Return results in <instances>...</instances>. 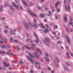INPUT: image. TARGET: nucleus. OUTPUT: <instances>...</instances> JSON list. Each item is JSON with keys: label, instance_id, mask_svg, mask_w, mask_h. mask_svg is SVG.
<instances>
[{"label": "nucleus", "instance_id": "1", "mask_svg": "<svg viewBox=\"0 0 73 73\" xmlns=\"http://www.w3.org/2000/svg\"><path fill=\"white\" fill-rule=\"evenodd\" d=\"M28 11H29V12L30 13V14L32 16H35V17H37V15L35 13H32L31 12V11L29 9L28 10Z\"/></svg>", "mask_w": 73, "mask_h": 73}, {"label": "nucleus", "instance_id": "2", "mask_svg": "<svg viewBox=\"0 0 73 73\" xmlns=\"http://www.w3.org/2000/svg\"><path fill=\"white\" fill-rule=\"evenodd\" d=\"M64 20L66 23V21L68 20V19H67V15L66 14H64Z\"/></svg>", "mask_w": 73, "mask_h": 73}, {"label": "nucleus", "instance_id": "3", "mask_svg": "<svg viewBox=\"0 0 73 73\" xmlns=\"http://www.w3.org/2000/svg\"><path fill=\"white\" fill-rule=\"evenodd\" d=\"M34 33L35 35V36L36 37V38H37L38 40L35 41V42H36V43H38V41H39V39H38V37H37V35L34 32Z\"/></svg>", "mask_w": 73, "mask_h": 73}, {"label": "nucleus", "instance_id": "4", "mask_svg": "<svg viewBox=\"0 0 73 73\" xmlns=\"http://www.w3.org/2000/svg\"><path fill=\"white\" fill-rule=\"evenodd\" d=\"M66 37L67 40V42H68V44H70V38H69V37H68V35H66Z\"/></svg>", "mask_w": 73, "mask_h": 73}, {"label": "nucleus", "instance_id": "5", "mask_svg": "<svg viewBox=\"0 0 73 73\" xmlns=\"http://www.w3.org/2000/svg\"><path fill=\"white\" fill-rule=\"evenodd\" d=\"M6 5L7 6H8V7H10V8H11L12 11H15V10H14V9H13V7H12V6L9 5L8 4V3H7Z\"/></svg>", "mask_w": 73, "mask_h": 73}, {"label": "nucleus", "instance_id": "6", "mask_svg": "<svg viewBox=\"0 0 73 73\" xmlns=\"http://www.w3.org/2000/svg\"><path fill=\"white\" fill-rule=\"evenodd\" d=\"M45 39L48 42V43H50V40L49 39V38H47V37H46L45 38Z\"/></svg>", "mask_w": 73, "mask_h": 73}, {"label": "nucleus", "instance_id": "7", "mask_svg": "<svg viewBox=\"0 0 73 73\" xmlns=\"http://www.w3.org/2000/svg\"><path fill=\"white\" fill-rule=\"evenodd\" d=\"M3 64L6 67H7V66H9V64H7V63L4 62H3Z\"/></svg>", "mask_w": 73, "mask_h": 73}, {"label": "nucleus", "instance_id": "8", "mask_svg": "<svg viewBox=\"0 0 73 73\" xmlns=\"http://www.w3.org/2000/svg\"><path fill=\"white\" fill-rule=\"evenodd\" d=\"M28 58L29 59V60L31 61V62H32V63H33V61L32 60V58L31 57L28 56Z\"/></svg>", "mask_w": 73, "mask_h": 73}, {"label": "nucleus", "instance_id": "9", "mask_svg": "<svg viewBox=\"0 0 73 73\" xmlns=\"http://www.w3.org/2000/svg\"><path fill=\"white\" fill-rule=\"evenodd\" d=\"M33 25H34V27L35 28H38V27H37V24L34 23Z\"/></svg>", "mask_w": 73, "mask_h": 73}, {"label": "nucleus", "instance_id": "10", "mask_svg": "<svg viewBox=\"0 0 73 73\" xmlns=\"http://www.w3.org/2000/svg\"><path fill=\"white\" fill-rule=\"evenodd\" d=\"M40 16L41 17H44V14H42V13H40Z\"/></svg>", "mask_w": 73, "mask_h": 73}, {"label": "nucleus", "instance_id": "11", "mask_svg": "<svg viewBox=\"0 0 73 73\" xmlns=\"http://www.w3.org/2000/svg\"><path fill=\"white\" fill-rule=\"evenodd\" d=\"M29 55H30V56H31V57H33V58H35V56L31 54V53H29Z\"/></svg>", "mask_w": 73, "mask_h": 73}, {"label": "nucleus", "instance_id": "12", "mask_svg": "<svg viewBox=\"0 0 73 73\" xmlns=\"http://www.w3.org/2000/svg\"><path fill=\"white\" fill-rule=\"evenodd\" d=\"M12 4H13V5H14V6H15V7H16V8H17L18 9H19V8H18V7H17V6H16V4L13 3H12Z\"/></svg>", "mask_w": 73, "mask_h": 73}, {"label": "nucleus", "instance_id": "13", "mask_svg": "<svg viewBox=\"0 0 73 73\" xmlns=\"http://www.w3.org/2000/svg\"><path fill=\"white\" fill-rule=\"evenodd\" d=\"M40 25L41 26V27H42V28H43V29H45V27H44V26L42 24H40Z\"/></svg>", "mask_w": 73, "mask_h": 73}, {"label": "nucleus", "instance_id": "14", "mask_svg": "<svg viewBox=\"0 0 73 73\" xmlns=\"http://www.w3.org/2000/svg\"><path fill=\"white\" fill-rule=\"evenodd\" d=\"M25 25L26 27V28H27V29H28V24H27L25 23L24 24Z\"/></svg>", "mask_w": 73, "mask_h": 73}, {"label": "nucleus", "instance_id": "15", "mask_svg": "<svg viewBox=\"0 0 73 73\" xmlns=\"http://www.w3.org/2000/svg\"><path fill=\"white\" fill-rule=\"evenodd\" d=\"M1 48H4V49H5L6 48V47L5 46V45H3L2 46H1Z\"/></svg>", "mask_w": 73, "mask_h": 73}, {"label": "nucleus", "instance_id": "16", "mask_svg": "<svg viewBox=\"0 0 73 73\" xmlns=\"http://www.w3.org/2000/svg\"><path fill=\"white\" fill-rule=\"evenodd\" d=\"M3 40H5V41H7V38H6L5 37H3Z\"/></svg>", "mask_w": 73, "mask_h": 73}, {"label": "nucleus", "instance_id": "17", "mask_svg": "<svg viewBox=\"0 0 73 73\" xmlns=\"http://www.w3.org/2000/svg\"><path fill=\"white\" fill-rule=\"evenodd\" d=\"M59 2H57L56 4L55 7L56 9H57V5H58V4H59Z\"/></svg>", "mask_w": 73, "mask_h": 73}, {"label": "nucleus", "instance_id": "18", "mask_svg": "<svg viewBox=\"0 0 73 73\" xmlns=\"http://www.w3.org/2000/svg\"><path fill=\"white\" fill-rule=\"evenodd\" d=\"M23 3H24V4H25V5H26V6H27V7H28V5H27V3H25V2L24 1H23V0H22Z\"/></svg>", "mask_w": 73, "mask_h": 73}, {"label": "nucleus", "instance_id": "19", "mask_svg": "<svg viewBox=\"0 0 73 73\" xmlns=\"http://www.w3.org/2000/svg\"><path fill=\"white\" fill-rule=\"evenodd\" d=\"M11 33L13 34V35H15V31H12Z\"/></svg>", "mask_w": 73, "mask_h": 73}, {"label": "nucleus", "instance_id": "20", "mask_svg": "<svg viewBox=\"0 0 73 73\" xmlns=\"http://www.w3.org/2000/svg\"><path fill=\"white\" fill-rule=\"evenodd\" d=\"M45 59L48 62H49L50 61V60L49 59V58H46Z\"/></svg>", "mask_w": 73, "mask_h": 73}, {"label": "nucleus", "instance_id": "21", "mask_svg": "<svg viewBox=\"0 0 73 73\" xmlns=\"http://www.w3.org/2000/svg\"><path fill=\"white\" fill-rule=\"evenodd\" d=\"M65 29L67 32H69V29L68 28H65Z\"/></svg>", "mask_w": 73, "mask_h": 73}, {"label": "nucleus", "instance_id": "22", "mask_svg": "<svg viewBox=\"0 0 73 73\" xmlns=\"http://www.w3.org/2000/svg\"><path fill=\"white\" fill-rule=\"evenodd\" d=\"M43 41H44V44H45L46 45H47V46H49V45H48V44H46V42H45V41L44 40Z\"/></svg>", "mask_w": 73, "mask_h": 73}, {"label": "nucleus", "instance_id": "23", "mask_svg": "<svg viewBox=\"0 0 73 73\" xmlns=\"http://www.w3.org/2000/svg\"><path fill=\"white\" fill-rule=\"evenodd\" d=\"M68 8L69 11H70V6H68Z\"/></svg>", "mask_w": 73, "mask_h": 73}, {"label": "nucleus", "instance_id": "24", "mask_svg": "<svg viewBox=\"0 0 73 73\" xmlns=\"http://www.w3.org/2000/svg\"><path fill=\"white\" fill-rule=\"evenodd\" d=\"M65 9L66 11H67V6H66V5L65 6Z\"/></svg>", "mask_w": 73, "mask_h": 73}, {"label": "nucleus", "instance_id": "25", "mask_svg": "<svg viewBox=\"0 0 73 73\" xmlns=\"http://www.w3.org/2000/svg\"><path fill=\"white\" fill-rule=\"evenodd\" d=\"M29 25H30L31 26V27H33V25H32V24H31V23H29Z\"/></svg>", "mask_w": 73, "mask_h": 73}, {"label": "nucleus", "instance_id": "26", "mask_svg": "<svg viewBox=\"0 0 73 73\" xmlns=\"http://www.w3.org/2000/svg\"><path fill=\"white\" fill-rule=\"evenodd\" d=\"M14 42H17V43H19V41H17V40H14Z\"/></svg>", "mask_w": 73, "mask_h": 73}, {"label": "nucleus", "instance_id": "27", "mask_svg": "<svg viewBox=\"0 0 73 73\" xmlns=\"http://www.w3.org/2000/svg\"><path fill=\"white\" fill-rule=\"evenodd\" d=\"M21 63L23 64H24V63H23L22 60H21V62H19L20 64H21Z\"/></svg>", "mask_w": 73, "mask_h": 73}, {"label": "nucleus", "instance_id": "28", "mask_svg": "<svg viewBox=\"0 0 73 73\" xmlns=\"http://www.w3.org/2000/svg\"><path fill=\"white\" fill-rule=\"evenodd\" d=\"M52 33H53V35H55V37H56V33H54V32H52Z\"/></svg>", "mask_w": 73, "mask_h": 73}, {"label": "nucleus", "instance_id": "29", "mask_svg": "<svg viewBox=\"0 0 73 73\" xmlns=\"http://www.w3.org/2000/svg\"><path fill=\"white\" fill-rule=\"evenodd\" d=\"M4 32L5 33H8V31L7 30H5Z\"/></svg>", "mask_w": 73, "mask_h": 73}, {"label": "nucleus", "instance_id": "30", "mask_svg": "<svg viewBox=\"0 0 73 73\" xmlns=\"http://www.w3.org/2000/svg\"><path fill=\"white\" fill-rule=\"evenodd\" d=\"M35 64L36 65H38V64H39V63L38 62H35Z\"/></svg>", "mask_w": 73, "mask_h": 73}, {"label": "nucleus", "instance_id": "31", "mask_svg": "<svg viewBox=\"0 0 73 73\" xmlns=\"http://www.w3.org/2000/svg\"><path fill=\"white\" fill-rule=\"evenodd\" d=\"M37 50H39V52H40V53H41V51H40V50L38 48H37Z\"/></svg>", "mask_w": 73, "mask_h": 73}, {"label": "nucleus", "instance_id": "32", "mask_svg": "<svg viewBox=\"0 0 73 73\" xmlns=\"http://www.w3.org/2000/svg\"><path fill=\"white\" fill-rule=\"evenodd\" d=\"M26 46V47L28 49H31V48H29V47H28V46Z\"/></svg>", "mask_w": 73, "mask_h": 73}, {"label": "nucleus", "instance_id": "33", "mask_svg": "<svg viewBox=\"0 0 73 73\" xmlns=\"http://www.w3.org/2000/svg\"><path fill=\"white\" fill-rule=\"evenodd\" d=\"M57 12H60V9H57Z\"/></svg>", "mask_w": 73, "mask_h": 73}, {"label": "nucleus", "instance_id": "34", "mask_svg": "<svg viewBox=\"0 0 73 73\" xmlns=\"http://www.w3.org/2000/svg\"><path fill=\"white\" fill-rule=\"evenodd\" d=\"M37 8H38V9H39V10H41V8L40 7L38 6Z\"/></svg>", "mask_w": 73, "mask_h": 73}, {"label": "nucleus", "instance_id": "35", "mask_svg": "<svg viewBox=\"0 0 73 73\" xmlns=\"http://www.w3.org/2000/svg\"><path fill=\"white\" fill-rule=\"evenodd\" d=\"M2 53H3L4 54H5L6 53V52H5L4 51H2Z\"/></svg>", "mask_w": 73, "mask_h": 73}, {"label": "nucleus", "instance_id": "36", "mask_svg": "<svg viewBox=\"0 0 73 73\" xmlns=\"http://www.w3.org/2000/svg\"><path fill=\"white\" fill-rule=\"evenodd\" d=\"M56 60H57V61L58 62H60V61H59V60L58 59V58H57V57L56 58Z\"/></svg>", "mask_w": 73, "mask_h": 73}, {"label": "nucleus", "instance_id": "37", "mask_svg": "<svg viewBox=\"0 0 73 73\" xmlns=\"http://www.w3.org/2000/svg\"><path fill=\"white\" fill-rule=\"evenodd\" d=\"M70 20H71V21H72V20H73V19H72V18L71 17H70Z\"/></svg>", "mask_w": 73, "mask_h": 73}, {"label": "nucleus", "instance_id": "38", "mask_svg": "<svg viewBox=\"0 0 73 73\" xmlns=\"http://www.w3.org/2000/svg\"><path fill=\"white\" fill-rule=\"evenodd\" d=\"M34 20L35 22V23H37V21H36V20L35 19H34Z\"/></svg>", "mask_w": 73, "mask_h": 73}, {"label": "nucleus", "instance_id": "39", "mask_svg": "<svg viewBox=\"0 0 73 73\" xmlns=\"http://www.w3.org/2000/svg\"><path fill=\"white\" fill-rule=\"evenodd\" d=\"M58 43L59 44H61V42L59 41H58Z\"/></svg>", "mask_w": 73, "mask_h": 73}, {"label": "nucleus", "instance_id": "40", "mask_svg": "<svg viewBox=\"0 0 73 73\" xmlns=\"http://www.w3.org/2000/svg\"><path fill=\"white\" fill-rule=\"evenodd\" d=\"M38 53H37V52H35V56L36 55V54H37Z\"/></svg>", "mask_w": 73, "mask_h": 73}, {"label": "nucleus", "instance_id": "41", "mask_svg": "<svg viewBox=\"0 0 73 73\" xmlns=\"http://www.w3.org/2000/svg\"><path fill=\"white\" fill-rule=\"evenodd\" d=\"M30 72H31V73H33V70H31Z\"/></svg>", "mask_w": 73, "mask_h": 73}, {"label": "nucleus", "instance_id": "42", "mask_svg": "<svg viewBox=\"0 0 73 73\" xmlns=\"http://www.w3.org/2000/svg\"><path fill=\"white\" fill-rule=\"evenodd\" d=\"M30 5H33V3H32V2H30Z\"/></svg>", "mask_w": 73, "mask_h": 73}, {"label": "nucleus", "instance_id": "43", "mask_svg": "<svg viewBox=\"0 0 73 73\" xmlns=\"http://www.w3.org/2000/svg\"><path fill=\"white\" fill-rule=\"evenodd\" d=\"M3 11V9H2L0 8V12H2Z\"/></svg>", "mask_w": 73, "mask_h": 73}, {"label": "nucleus", "instance_id": "44", "mask_svg": "<svg viewBox=\"0 0 73 73\" xmlns=\"http://www.w3.org/2000/svg\"><path fill=\"white\" fill-rule=\"evenodd\" d=\"M6 53H7V54H11V53L8 52H6Z\"/></svg>", "mask_w": 73, "mask_h": 73}, {"label": "nucleus", "instance_id": "45", "mask_svg": "<svg viewBox=\"0 0 73 73\" xmlns=\"http://www.w3.org/2000/svg\"><path fill=\"white\" fill-rule=\"evenodd\" d=\"M70 30L71 31V32H73V31L72 30V29L71 28H70Z\"/></svg>", "mask_w": 73, "mask_h": 73}, {"label": "nucleus", "instance_id": "46", "mask_svg": "<svg viewBox=\"0 0 73 73\" xmlns=\"http://www.w3.org/2000/svg\"><path fill=\"white\" fill-rule=\"evenodd\" d=\"M46 25L47 27V28H49V26H48V25L46 24Z\"/></svg>", "mask_w": 73, "mask_h": 73}, {"label": "nucleus", "instance_id": "47", "mask_svg": "<svg viewBox=\"0 0 73 73\" xmlns=\"http://www.w3.org/2000/svg\"><path fill=\"white\" fill-rule=\"evenodd\" d=\"M57 28H58V26H57L56 25H55V28L56 29H57Z\"/></svg>", "mask_w": 73, "mask_h": 73}, {"label": "nucleus", "instance_id": "48", "mask_svg": "<svg viewBox=\"0 0 73 73\" xmlns=\"http://www.w3.org/2000/svg\"><path fill=\"white\" fill-rule=\"evenodd\" d=\"M48 69H49V70H50V69H51L50 68V67H48Z\"/></svg>", "mask_w": 73, "mask_h": 73}, {"label": "nucleus", "instance_id": "49", "mask_svg": "<svg viewBox=\"0 0 73 73\" xmlns=\"http://www.w3.org/2000/svg\"><path fill=\"white\" fill-rule=\"evenodd\" d=\"M44 31L45 33H47V31L46 30H44Z\"/></svg>", "mask_w": 73, "mask_h": 73}, {"label": "nucleus", "instance_id": "50", "mask_svg": "<svg viewBox=\"0 0 73 73\" xmlns=\"http://www.w3.org/2000/svg\"><path fill=\"white\" fill-rule=\"evenodd\" d=\"M29 39H28L27 40V41H28V42H29V41L30 40H29Z\"/></svg>", "mask_w": 73, "mask_h": 73}, {"label": "nucleus", "instance_id": "51", "mask_svg": "<svg viewBox=\"0 0 73 73\" xmlns=\"http://www.w3.org/2000/svg\"><path fill=\"white\" fill-rule=\"evenodd\" d=\"M67 65H68V66H69V64L68 63V62H67Z\"/></svg>", "mask_w": 73, "mask_h": 73}, {"label": "nucleus", "instance_id": "52", "mask_svg": "<svg viewBox=\"0 0 73 73\" xmlns=\"http://www.w3.org/2000/svg\"><path fill=\"white\" fill-rule=\"evenodd\" d=\"M44 21H45V22H47V20H46V19H44Z\"/></svg>", "mask_w": 73, "mask_h": 73}, {"label": "nucleus", "instance_id": "53", "mask_svg": "<svg viewBox=\"0 0 73 73\" xmlns=\"http://www.w3.org/2000/svg\"><path fill=\"white\" fill-rule=\"evenodd\" d=\"M70 54H71V56H72L73 57V54H72V53H70Z\"/></svg>", "mask_w": 73, "mask_h": 73}, {"label": "nucleus", "instance_id": "54", "mask_svg": "<svg viewBox=\"0 0 73 73\" xmlns=\"http://www.w3.org/2000/svg\"><path fill=\"white\" fill-rule=\"evenodd\" d=\"M44 1V0H42L41 1V3H43Z\"/></svg>", "mask_w": 73, "mask_h": 73}, {"label": "nucleus", "instance_id": "55", "mask_svg": "<svg viewBox=\"0 0 73 73\" xmlns=\"http://www.w3.org/2000/svg\"><path fill=\"white\" fill-rule=\"evenodd\" d=\"M70 25H72V24H73V22H71L70 23Z\"/></svg>", "mask_w": 73, "mask_h": 73}, {"label": "nucleus", "instance_id": "56", "mask_svg": "<svg viewBox=\"0 0 73 73\" xmlns=\"http://www.w3.org/2000/svg\"><path fill=\"white\" fill-rule=\"evenodd\" d=\"M10 40H11V41H13V39L12 38H10Z\"/></svg>", "mask_w": 73, "mask_h": 73}, {"label": "nucleus", "instance_id": "57", "mask_svg": "<svg viewBox=\"0 0 73 73\" xmlns=\"http://www.w3.org/2000/svg\"><path fill=\"white\" fill-rule=\"evenodd\" d=\"M45 10L46 11H48V8H46L45 9Z\"/></svg>", "mask_w": 73, "mask_h": 73}, {"label": "nucleus", "instance_id": "58", "mask_svg": "<svg viewBox=\"0 0 73 73\" xmlns=\"http://www.w3.org/2000/svg\"><path fill=\"white\" fill-rule=\"evenodd\" d=\"M20 8L21 9H23V7H20Z\"/></svg>", "mask_w": 73, "mask_h": 73}, {"label": "nucleus", "instance_id": "59", "mask_svg": "<svg viewBox=\"0 0 73 73\" xmlns=\"http://www.w3.org/2000/svg\"><path fill=\"white\" fill-rule=\"evenodd\" d=\"M55 17L56 19H58V18H57V16H55Z\"/></svg>", "mask_w": 73, "mask_h": 73}, {"label": "nucleus", "instance_id": "60", "mask_svg": "<svg viewBox=\"0 0 73 73\" xmlns=\"http://www.w3.org/2000/svg\"><path fill=\"white\" fill-rule=\"evenodd\" d=\"M31 43H32V42H33V41L32 40V39L31 40Z\"/></svg>", "mask_w": 73, "mask_h": 73}, {"label": "nucleus", "instance_id": "61", "mask_svg": "<svg viewBox=\"0 0 73 73\" xmlns=\"http://www.w3.org/2000/svg\"><path fill=\"white\" fill-rule=\"evenodd\" d=\"M0 42L1 43V44H3V42L1 41H0Z\"/></svg>", "mask_w": 73, "mask_h": 73}, {"label": "nucleus", "instance_id": "62", "mask_svg": "<svg viewBox=\"0 0 73 73\" xmlns=\"http://www.w3.org/2000/svg\"><path fill=\"white\" fill-rule=\"evenodd\" d=\"M46 31H47V32H49V30H48V29H46Z\"/></svg>", "mask_w": 73, "mask_h": 73}, {"label": "nucleus", "instance_id": "63", "mask_svg": "<svg viewBox=\"0 0 73 73\" xmlns=\"http://www.w3.org/2000/svg\"><path fill=\"white\" fill-rule=\"evenodd\" d=\"M17 49H18V50H20V48H19V47H17Z\"/></svg>", "mask_w": 73, "mask_h": 73}, {"label": "nucleus", "instance_id": "64", "mask_svg": "<svg viewBox=\"0 0 73 73\" xmlns=\"http://www.w3.org/2000/svg\"><path fill=\"white\" fill-rule=\"evenodd\" d=\"M49 13L50 14V15H51V14H52V13H51V12H50V11H49Z\"/></svg>", "mask_w": 73, "mask_h": 73}]
</instances>
